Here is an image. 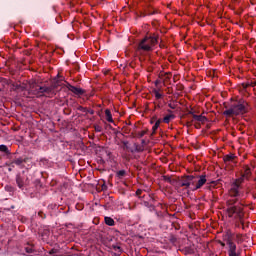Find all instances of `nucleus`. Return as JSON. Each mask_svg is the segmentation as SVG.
Wrapping results in <instances>:
<instances>
[{"label": "nucleus", "instance_id": "nucleus-1", "mask_svg": "<svg viewBox=\"0 0 256 256\" xmlns=\"http://www.w3.org/2000/svg\"><path fill=\"white\" fill-rule=\"evenodd\" d=\"M241 198V194L235 193L229 196L227 199V214L230 219H235V227L237 229L245 230V222L243 221L245 217V212H243V204L239 199Z\"/></svg>", "mask_w": 256, "mask_h": 256}, {"label": "nucleus", "instance_id": "nucleus-2", "mask_svg": "<svg viewBox=\"0 0 256 256\" xmlns=\"http://www.w3.org/2000/svg\"><path fill=\"white\" fill-rule=\"evenodd\" d=\"M205 183H209L207 180V175H200V176H183L178 180L179 187H185L188 193L193 191H197V189H201Z\"/></svg>", "mask_w": 256, "mask_h": 256}, {"label": "nucleus", "instance_id": "nucleus-3", "mask_svg": "<svg viewBox=\"0 0 256 256\" xmlns=\"http://www.w3.org/2000/svg\"><path fill=\"white\" fill-rule=\"evenodd\" d=\"M159 43V36L152 35L146 36L142 41L138 44L137 51L138 53H149V51H153V48Z\"/></svg>", "mask_w": 256, "mask_h": 256}, {"label": "nucleus", "instance_id": "nucleus-4", "mask_svg": "<svg viewBox=\"0 0 256 256\" xmlns=\"http://www.w3.org/2000/svg\"><path fill=\"white\" fill-rule=\"evenodd\" d=\"M223 241L228 246V256H241V253L237 251V244H235V234L231 230H227L223 235Z\"/></svg>", "mask_w": 256, "mask_h": 256}, {"label": "nucleus", "instance_id": "nucleus-5", "mask_svg": "<svg viewBox=\"0 0 256 256\" xmlns=\"http://www.w3.org/2000/svg\"><path fill=\"white\" fill-rule=\"evenodd\" d=\"M247 113V104L238 102L223 112L226 117H237V115H245Z\"/></svg>", "mask_w": 256, "mask_h": 256}, {"label": "nucleus", "instance_id": "nucleus-6", "mask_svg": "<svg viewBox=\"0 0 256 256\" xmlns=\"http://www.w3.org/2000/svg\"><path fill=\"white\" fill-rule=\"evenodd\" d=\"M135 195L139 199H142L143 204L145 205V207H148L150 209V211H155V204H154L155 203V194H151V193H146V194L136 193Z\"/></svg>", "mask_w": 256, "mask_h": 256}, {"label": "nucleus", "instance_id": "nucleus-7", "mask_svg": "<svg viewBox=\"0 0 256 256\" xmlns=\"http://www.w3.org/2000/svg\"><path fill=\"white\" fill-rule=\"evenodd\" d=\"M59 85H61V82L57 79H54V82L50 87L38 86V89L34 90V95H43L44 93L46 95H51V93H53V89H57Z\"/></svg>", "mask_w": 256, "mask_h": 256}, {"label": "nucleus", "instance_id": "nucleus-8", "mask_svg": "<svg viewBox=\"0 0 256 256\" xmlns=\"http://www.w3.org/2000/svg\"><path fill=\"white\" fill-rule=\"evenodd\" d=\"M250 176H251V169L247 168L245 170L244 174L242 175V177L236 179L235 182L232 184L233 191H235L237 193L239 187H241V183H243V181H245V179H249Z\"/></svg>", "mask_w": 256, "mask_h": 256}, {"label": "nucleus", "instance_id": "nucleus-9", "mask_svg": "<svg viewBox=\"0 0 256 256\" xmlns=\"http://www.w3.org/2000/svg\"><path fill=\"white\" fill-rule=\"evenodd\" d=\"M16 183H17L19 189H25V187H27V176L18 174L16 176Z\"/></svg>", "mask_w": 256, "mask_h": 256}, {"label": "nucleus", "instance_id": "nucleus-10", "mask_svg": "<svg viewBox=\"0 0 256 256\" xmlns=\"http://www.w3.org/2000/svg\"><path fill=\"white\" fill-rule=\"evenodd\" d=\"M67 89L72 93H74V95H83V93H85V90L81 88H77L71 84H67Z\"/></svg>", "mask_w": 256, "mask_h": 256}, {"label": "nucleus", "instance_id": "nucleus-11", "mask_svg": "<svg viewBox=\"0 0 256 256\" xmlns=\"http://www.w3.org/2000/svg\"><path fill=\"white\" fill-rule=\"evenodd\" d=\"M235 159H237V156H235V154H228L224 156V163H235Z\"/></svg>", "mask_w": 256, "mask_h": 256}, {"label": "nucleus", "instance_id": "nucleus-12", "mask_svg": "<svg viewBox=\"0 0 256 256\" xmlns=\"http://www.w3.org/2000/svg\"><path fill=\"white\" fill-rule=\"evenodd\" d=\"M192 117L194 121H198L199 123H205V121H207V117L203 115L193 114Z\"/></svg>", "mask_w": 256, "mask_h": 256}, {"label": "nucleus", "instance_id": "nucleus-13", "mask_svg": "<svg viewBox=\"0 0 256 256\" xmlns=\"http://www.w3.org/2000/svg\"><path fill=\"white\" fill-rule=\"evenodd\" d=\"M23 163H25V159L16 158L10 163V165L13 167V165H18L19 166V165H23Z\"/></svg>", "mask_w": 256, "mask_h": 256}, {"label": "nucleus", "instance_id": "nucleus-14", "mask_svg": "<svg viewBox=\"0 0 256 256\" xmlns=\"http://www.w3.org/2000/svg\"><path fill=\"white\" fill-rule=\"evenodd\" d=\"M106 120L108 123H113V115L111 114V110L106 109L105 110Z\"/></svg>", "mask_w": 256, "mask_h": 256}, {"label": "nucleus", "instance_id": "nucleus-15", "mask_svg": "<svg viewBox=\"0 0 256 256\" xmlns=\"http://www.w3.org/2000/svg\"><path fill=\"white\" fill-rule=\"evenodd\" d=\"M29 87H30V91H31L32 95H35L36 89H39V85H37V83H35V82H31L29 84Z\"/></svg>", "mask_w": 256, "mask_h": 256}, {"label": "nucleus", "instance_id": "nucleus-16", "mask_svg": "<svg viewBox=\"0 0 256 256\" xmlns=\"http://www.w3.org/2000/svg\"><path fill=\"white\" fill-rule=\"evenodd\" d=\"M104 221L106 223V225H108L109 227H113L115 225V220H113V218L111 217H105Z\"/></svg>", "mask_w": 256, "mask_h": 256}, {"label": "nucleus", "instance_id": "nucleus-17", "mask_svg": "<svg viewBox=\"0 0 256 256\" xmlns=\"http://www.w3.org/2000/svg\"><path fill=\"white\" fill-rule=\"evenodd\" d=\"M0 152L5 153V155H11V151L7 147V145H0Z\"/></svg>", "mask_w": 256, "mask_h": 256}, {"label": "nucleus", "instance_id": "nucleus-18", "mask_svg": "<svg viewBox=\"0 0 256 256\" xmlns=\"http://www.w3.org/2000/svg\"><path fill=\"white\" fill-rule=\"evenodd\" d=\"M235 241L238 245H241V243H243V241H244L243 234H241V233L236 234Z\"/></svg>", "mask_w": 256, "mask_h": 256}, {"label": "nucleus", "instance_id": "nucleus-19", "mask_svg": "<svg viewBox=\"0 0 256 256\" xmlns=\"http://www.w3.org/2000/svg\"><path fill=\"white\" fill-rule=\"evenodd\" d=\"M171 119H175V115L169 114L164 117L163 121H164V123H169V121H171Z\"/></svg>", "mask_w": 256, "mask_h": 256}, {"label": "nucleus", "instance_id": "nucleus-20", "mask_svg": "<svg viewBox=\"0 0 256 256\" xmlns=\"http://www.w3.org/2000/svg\"><path fill=\"white\" fill-rule=\"evenodd\" d=\"M159 125H161V119L157 120L154 126L152 127L153 133L159 129Z\"/></svg>", "mask_w": 256, "mask_h": 256}, {"label": "nucleus", "instance_id": "nucleus-21", "mask_svg": "<svg viewBox=\"0 0 256 256\" xmlns=\"http://www.w3.org/2000/svg\"><path fill=\"white\" fill-rule=\"evenodd\" d=\"M153 93L156 99H161L163 97V94L159 93V90L157 89H154Z\"/></svg>", "mask_w": 256, "mask_h": 256}, {"label": "nucleus", "instance_id": "nucleus-22", "mask_svg": "<svg viewBox=\"0 0 256 256\" xmlns=\"http://www.w3.org/2000/svg\"><path fill=\"white\" fill-rule=\"evenodd\" d=\"M169 73H165V74H163V73H161L160 75H159V77H160V79H162L163 81H167V79H169Z\"/></svg>", "mask_w": 256, "mask_h": 256}, {"label": "nucleus", "instance_id": "nucleus-23", "mask_svg": "<svg viewBox=\"0 0 256 256\" xmlns=\"http://www.w3.org/2000/svg\"><path fill=\"white\" fill-rule=\"evenodd\" d=\"M125 174H126L125 170H120L117 172V177H119V179H121V178L125 177Z\"/></svg>", "mask_w": 256, "mask_h": 256}, {"label": "nucleus", "instance_id": "nucleus-24", "mask_svg": "<svg viewBox=\"0 0 256 256\" xmlns=\"http://www.w3.org/2000/svg\"><path fill=\"white\" fill-rule=\"evenodd\" d=\"M24 250L26 251V253H33V246H26Z\"/></svg>", "mask_w": 256, "mask_h": 256}, {"label": "nucleus", "instance_id": "nucleus-25", "mask_svg": "<svg viewBox=\"0 0 256 256\" xmlns=\"http://www.w3.org/2000/svg\"><path fill=\"white\" fill-rule=\"evenodd\" d=\"M99 187H101L100 191H107V186L105 183L99 185ZM99 187H98V189H99Z\"/></svg>", "mask_w": 256, "mask_h": 256}, {"label": "nucleus", "instance_id": "nucleus-26", "mask_svg": "<svg viewBox=\"0 0 256 256\" xmlns=\"http://www.w3.org/2000/svg\"><path fill=\"white\" fill-rule=\"evenodd\" d=\"M83 204H80V203H78V204H76V209H77V211H83Z\"/></svg>", "mask_w": 256, "mask_h": 256}, {"label": "nucleus", "instance_id": "nucleus-27", "mask_svg": "<svg viewBox=\"0 0 256 256\" xmlns=\"http://www.w3.org/2000/svg\"><path fill=\"white\" fill-rule=\"evenodd\" d=\"M38 215L41 217V219H46L47 215L43 213V211L38 212Z\"/></svg>", "mask_w": 256, "mask_h": 256}, {"label": "nucleus", "instance_id": "nucleus-28", "mask_svg": "<svg viewBox=\"0 0 256 256\" xmlns=\"http://www.w3.org/2000/svg\"><path fill=\"white\" fill-rule=\"evenodd\" d=\"M163 180L167 181L168 183H171V177L169 176H163Z\"/></svg>", "mask_w": 256, "mask_h": 256}, {"label": "nucleus", "instance_id": "nucleus-29", "mask_svg": "<svg viewBox=\"0 0 256 256\" xmlns=\"http://www.w3.org/2000/svg\"><path fill=\"white\" fill-rule=\"evenodd\" d=\"M114 251H119L121 253V246H113Z\"/></svg>", "mask_w": 256, "mask_h": 256}, {"label": "nucleus", "instance_id": "nucleus-30", "mask_svg": "<svg viewBox=\"0 0 256 256\" xmlns=\"http://www.w3.org/2000/svg\"><path fill=\"white\" fill-rule=\"evenodd\" d=\"M168 107H170V109H176L177 105L170 103V104H168Z\"/></svg>", "mask_w": 256, "mask_h": 256}, {"label": "nucleus", "instance_id": "nucleus-31", "mask_svg": "<svg viewBox=\"0 0 256 256\" xmlns=\"http://www.w3.org/2000/svg\"><path fill=\"white\" fill-rule=\"evenodd\" d=\"M146 133H147V131H145V130L141 131V132L139 133V137H143V136H145V135H146Z\"/></svg>", "mask_w": 256, "mask_h": 256}, {"label": "nucleus", "instance_id": "nucleus-32", "mask_svg": "<svg viewBox=\"0 0 256 256\" xmlns=\"http://www.w3.org/2000/svg\"><path fill=\"white\" fill-rule=\"evenodd\" d=\"M67 187H69V184H64L61 188V191H66Z\"/></svg>", "mask_w": 256, "mask_h": 256}, {"label": "nucleus", "instance_id": "nucleus-33", "mask_svg": "<svg viewBox=\"0 0 256 256\" xmlns=\"http://www.w3.org/2000/svg\"><path fill=\"white\" fill-rule=\"evenodd\" d=\"M78 110H79V111H84V112L86 111L85 108L82 107V106H80V107L78 108Z\"/></svg>", "mask_w": 256, "mask_h": 256}, {"label": "nucleus", "instance_id": "nucleus-34", "mask_svg": "<svg viewBox=\"0 0 256 256\" xmlns=\"http://www.w3.org/2000/svg\"><path fill=\"white\" fill-rule=\"evenodd\" d=\"M95 130H96L98 133H100L101 127L97 126V127L95 128Z\"/></svg>", "mask_w": 256, "mask_h": 256}, {"label": "nucleus", "instance_id": "nucleus-35", "mask_svg": "<svg viewBox=\"0 0 256 256\" xmlns=\"http://www.w3.org/2000/svg\"><path fill=\"white\" fill-rule=\"evenodd\" d=\"M187 253H190V254H192V253H193V249H191V248H188V249H187Z\"/></svg>", "mask_w": 256, "mask_h": 256}, {"label": "nucleus", "instance_id": "nucleus-36", "mask_svg": "<svg viewBox=\"0 0 256 256\" xmlns=\"http://www.w3.org/2000/svg\"><path fill=\"white\" fill-rule=\"evenodd\" d=\"M220 245H221L222 247H225V242H220Z\"/></svg>", "mask_w": 256, "mask_h": 256}, {"label": "nucleus", "instance_id": "nucleus-37", "mask_svg": "<svg viewBox=\"0 0 256 256\" xmlns=\"http://www.w3.org/2000/svg\"><path fill=\"white\" fill-rule=\"evenodd\" d=\"M53 253H55V251H54V250H51V251H50V255H53Z\"/></svg>", "mask_w": 256, "mask_h": 256}, {"label": "nucleus", "instance_id": "nucleus-38", "mask_svg": "<svg viewBox=\"0 0 256 256\" xmlns=\"http://www.w3.org/2000/svg\"><path fill=\"white\" fill-rule=\"evenodd\" d=\"M155 85H159V80H156Z\"/></svg>", "mask_w": 256, "mask_h": 256}, {"label": "nucleus", "instance_id": "nucleus-39", "mask_svg": "<svg viewBox=\"0 0 256 256\" xmlns=\"http://www.w3.org/2000/svg\"><path fill=\"white\" fill-rule=\"evenodd\" d=\"M249 85H244V89H246V87H248Z\"/></svg>", "mask_w": 256, "mask_h": 256}, {"label": "nucleus", "instance_id": "nucleus-40", "mask_svg": "<svg viewBox=\"0 0 256 256\" xmlns=\"http://www.w3.org/2000/svg\"><path fill=\"white\" fill-rule=\"evenodd\" d=\"M11 209H15V206H11Z\"/></svg>", "mask_w": 256, "mask_h": 256}, {"label": "nucleus", "instance_id": "nucleus-41", "mask_svg": "<svg viewBox=\"0 0 256 256\" xmlns=\"http://www.w3.org/2000/svg\"><path fill=\"white\" fill-rule=\"evenodd\" d=\"M168 113H171V110H168Z\"/></svg>", "mask_w": 256, "mask_h": 256}]
</instances>
